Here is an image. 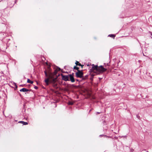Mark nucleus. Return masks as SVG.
Returning <instances> with one entry per match:
<instances>
[{"label":"nucleus","instance_id":"f257e3e1","mask_svg":"<svg viewBox=\"0 0 152 152\" xmlns=\"http://www.w3.org/2000/svg\"><path fill=\"white\" fill-rule=\"evenodd\" d=\"M92 68L90 70L91 72H93L95 70L97 74H99L107 70V69L104 68L103 66L102 65L98 66L97 65H95L94 64H92Z\"/></svg>","mask_w":152,"mask_h":152},{"label":"nucleus","instance_id":"f03ea898","mask_svg":"<svg viewBox=\"0 0 152 152\" xmlns=\"http://www.w3.org/2000/svg\"><path fill=\"white\" fill-rule=\"evenodd\" d=\"M83 73L82 71L78 70V71L76 73V76L77 77L82 78L83 77Z\"/></svg>","mask_w":152,"mask_h":152},{"label":"nucleus","instance_id":"7ed1b4c3","mask_svg":"<svg viewBox=\"0 0 152 152\" xmlns=\"http://www.w3.org/2000/svg\"><path fill=\"white\" fill-rule=\"evenodd\" d=\"M69 81H70L72 82L73 83L75 81V80L74 77V73L69 75L68 76Z\"/></svg>","mask_w":152,"mask_h":152},{"label":"nucleus","instance_id":"20e7f679","mask_svg":"<svg viewBox=\"0 0 152 152\" xmlns=\"http://www.w3.org/2000/svg\"><path fill=\"white\" fill-rule=\"evenodd\" d=\"M61 75L62 77V79L63 80L65 81H69V79L68 78L69 75H64L63 74H61Z\"/></svg>","mask_w":152,"mask_h":152},{"label":"nucleus","instance_id":"39448f33","mask_svg":"<svg viewBox=\"0 0 152 152\" xmlns=\"http://www.w3.org/2000/svg\"><path fill=\"white\" fill-rule=\"evenodd\" d=\"M44 72L45 76L47 77H50L52 75V73L49 71H48V73L46 70H45Z\"/></svg>","mask_w":152,"mask_h":152},{"label":"nucleus","instance_id":"423d86ee","mask_svg":"<svg viewBox=\"0 0 152 152\" xmlns=\"http://www.w3.org/2000/svg\"><path fill=\"white\" fill-rule=\"evenodd\" d=\"M31 91V90H29L27 88H23L21 89L20 90V91L21 92H27L28 91Z\"/></svg>","mask_w":152,"mask_h":152},{"label":"nucleus","instance_id":"0eeeda50","mask_svg":"<svg viewBox=\"0 0 152 152\" xmlns=\"http://www.w3.org/2000/svg\"><path fill=\"white\" fill-rule=\"evenodd\" d=\"M45 82L47 86H48L49 84V78H47L45 79Z\"/></svg>","mask_w":152,"mask_h":152},{"label":"nucleus","instance_id":"6e6552de","mask_svg":"<svg viewBox=\"0 0 152 152\" xmlns=\"http://www.w3.org/2000/svg\"><path fill=\"white\" fill-rule=\"evenodd\" d=\"M75 64L76 66H81L82 67V68L83 66V65H82L80 63H79V62L76 61V62L75 63Z\"/></svg>","mask_w":152,"mask_h":152},{"label":"nucleus","instance_id":"1a4fd4ad","mask_svg":"<svg viewBox=\"0 0 152 152\" xmlns=\"http://www.w3.org/2000/svg\"><path fill=\"white\" fill-rule=\"evenodd\" d=\"M88 75H86L85 76H83V77H82V79L83 80H85L88 78Z\"/></svg>","mask_w":152,"mask_h":152},{"label":"nucleus","instance_id":"9d476101","mask_svg":"<svg viewBox=\"0 0 152 152\" xmlns=\"http://www.w3.org/2000/svg\"><path fill=\"white\" fill-rule=\"evenodd\" d=\"M19 123H21L23 124L24 125H26L28 124V123L27 122H24L23 121H20L18 122Z\"/></svg>","mask_w":152,"mask_h":152},{"label":"nucleus","instance_id":"9b49d317","mask_svg":"<svg viewBox=\"0 0 152 152\" xmlns=\"http://www.w3.org/2000/svg\"><path fill=\"white\" fill-rule=\"evenodd\" d=\"M27 82L28 83H30L31 84H33V82L32 81H31L29 79H27Z\"/></svg>","mask_w":152,"mask_h":152},{"label":"nucleus","instance_id":"f8f14e48","mask_svg":"<svg viewBox=\"0 0 152 152\" xmlns=\"http://www.w3.org/2000/svg\"><path fill=\"white\" fill-rule=\"evenodd\" d=\"M108 36L110 37L113 38H114V37H115V35L114 34H109Z\"/></svg>","mask_w":152,"mask_h":152},{"label":"nucleus","instance_id":"ddd939ff","mask_svg":"<svg viewBox=\"0 0 152 152\" xmlns=\"http://www.w3.org/2000/svg\"><path fill=\"white\" fill-rule=\"evenodd\" d=\"M74 69L77 70V71L78 70H79V68L78 67H77L76 66H75L74 67Z\"/></svg>","mask_w":152,"mask_h":152},{"label":"nucleus","instance_id":"4468645a","mask_svg":"<svg viewBox=\"0 0 152 152\" xmlns=\"http://www.w3.org/2000/svg\"><path fill=\"white\" fill-rule=\"evenodd\" d=\"M68 104L70 105H72L73 104V102H72L69 101L68 102Z\"/></svg>","mask_w":152,"mask_h":152},{"label":"nucleus","instance_id":"2eb2a0df","mask_svg":"<svg viewBox=\"0 0 152 152\" xmlns=\"http://www.w3.org/2000/svg\"><path fill=\"white\" fill-rule=\"evenodd\" d=\"M93 75L92 76V77L90 78V79L91 80H92L93 79V76L94 75Z\"/></svg>","mask_w":152,"mask_h":152},{"label":"nucleus","instance_id":"dca6fc26","mask_svg":"<svg viewBox=\"0 0 152 152\" xmlns=\"http://www.w3.org/2000/svg\"><path fill=\"white\" fill-rule=\"evenodd\" d=\"M57 69L58 71H59L61 70V69L60 68L58 67L57 68Z\"/></svg>","mask_w":152,"mask_h":152},{"label":"nucleus","instance_id":"f3484780","mask_svg":"<svg viewBox=\"0 0 152 152\" xmlns=\"http://www.w3.org/2000/svg\"><path fill=\"white\" fill-rule=\"evenodd\" d=\"M34 88L36 89H37L38 88V87L37 86H35L34 87Z\"/></svg>","mask_w":152,"mask_h":152},{"label":"nucleus","instance_id":"a211bd4d","mask_svg":"<svg viewBox=\"0 0 152 152\" xmlns=\"http://www.w3.org/2000/svg\"><path fill=\"white\" fill-rule=\"evenodd\" d=\"M149 34L151 35L152 36V32H151V31H149Z\"/></svg>","mask_w":152,"mask_h":152},{"label":"nucleus","instance_id":"6ab92c4d","mask_svg":"<svg viewBox=\"0 0 152 152\" xmlns=\"http://www.w3.org/2000/svg\"><path fill=\"white\" fill-rule=\"evenodd\" d=\"M25 85H20V86H22V87H23Z\"/></svg>","mask_w":152,"mask_h":152},{"label":"nucleus","instance_id":"aec40b11","mask_svg":"<svg viewBox=\"0 0 152 152\" xmlns=\"http://www.w3.org/2000/svg\"><path fill=\"white\" fill-rule=\"evenodd\" d=\"M15 86L16 88H17V86L16 84L15 83Z\"/></svg>","mask_w":152,"mask_h":152},{"label":"nucleus","instance_id":"412c9836","mask_svg":"<svg viewBox=\"0 0 152 152\" xmlns=\"http://www.w3.org/2000/svg\"><path fill=\"white\" fill-rule=\"evenodd\" d=\"M76 80L77 81H79V80L78 79H76Z\"/></svg>","mask_w":152,"mask_h":152},{"label":"nucleus","instance_id":"4be33fe9","mask_svg":"<svg viewBox=\"0 0 152 152\" xmlns=\"http://www.w3.org/2000/svg\"><path fill=\"white\" fill-rule=\"evenodd\" d=\"M55 79H54L53 80V82H55Z\"/></svg>","mask_w":152,"mask_h":152},{"label":"nucleus","instance_id":"5701e85b","mask_svg":"<svg viewBox=\"0 0 152 152\" xmlns=\"http://www.w3.org/2000/svg\"><path fill=\"white\" fill-rule=\"evenodd\" d=\"M100 113H99V112H97V113L98 114H100Z\"/></svg>","mask_w":152,"mask_h":152},{"label":"nucleus","instance_id":"b1692460","mask_svg":"<svg viewBox=\"0 0 152 152\" xmlns=\"http://www.w3.org/2000/svg\"><path fill=\"white\" fill-rule=\"evenodd\" d=\"M103 136V135H100L99 136H100H100Z\"/></svg>","mask_w":152,"mask_h":152},{"label":"nucleus","instance_id":"393cba45","mask_svg":"<svg viewBox=\"0 0 152 152\" xmlns=\"http://www.w3.org/2000/svg\"><path fill=\"white\" fill-rule=\"evenodd\" d=\"M151 38H152V37H151Z\"/></svg>","mask_w":152,"mask_h":152}]
</instances>
